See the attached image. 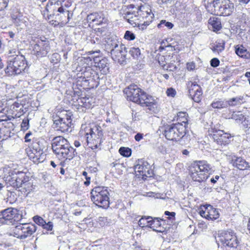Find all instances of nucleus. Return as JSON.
Here are the masks:
<instances>
[{
    "label": "nucleus",
    "instance_id": "1",
    "mask_svg": "<svg viewBox=\"0 0 250 250\" xmlns=\"http://www.w3.org/2000/svg\"><path fill=\"white\" fill-rule=\"evenodd\" d=\"M79 134L82 137L85 138L88 146L92 149L98 148L102 142L103 134L100 126L82 125Z\"/></svg>",
    "mask_w": 250,
    "mask_h": 250
},
{
    "label": "nucleus",
    "instance_id": "2",
    "mask_svg": "<svg viewBox=\"0 0 250 250\" xmlns=\"http://www.w3.org/2000/svg\"><path fill=\"white\" fill-rule=\"evenodd\" d=\"M52 147L53 152L60 159L65 158L71 160L76 154L67 140L62 136H57L53 139Z\"/></svg>",
    "mask_w": 250,
    "mask_h": 250
},
{
    "label": "nucleus",
    "instance_id": "3",
    "mask_svg": "<svg viewBox=\"0 0 250 250\" xmlns=\"http://www.w3.org/2000/svg\"><path fill=\"white\" fill-rule=\"evenodd\" d=\"M206 9L211 14L228 16L233 11L234 4L229 0H210Z\"/></svg>",
    "mask_w": 250,
    "mask_h": 250
},
{
    "label": "nucleus",
    "instance_id": "4",
    "mask_svg": "<svg viewBox=\"0 0 250 250\" xmlns=\"http://www.w3.org/2000/svg\"><path fill=\"white\" fill-rule=\"evenodd\" d=\"M211 169L210 165L207 161H197L191 165L189 174L193 181L201 183L208 178V172Z\"/></svg>",
    "mask_w": 250,
    "mask_h": 250
},
{
    "label": "nucleus",
    "instance_id": "5",
    "mask_svg": "<svg viewBox=\"0 0 250 250\" xmlns=\"http://www.w3.org/2000/svg\"><path fill=\"white\" fill-rule=\"evenodd\" d=\"M10 56L7 61L5 72L8 75L12 76L21 73L27 67L25 58L23 56Z\"/></svg>",
    "mask_w": 250,
    "mask_h": 250
},
{
    "label": "nucleus",
    "instance_id": "6",
    "mask_svg": "<svg viewBox=\"0 0 250 250\" xmlns=\"http://www.w3.org/2000/svg\"><path fill=\"white\" fill-rule=\"evenodd\" d=\"M91 200L97 206L106 208L109 206V192L107 187H96L91 191Z\"/></svg>",
    "mask_w": 250,
    "mask_h": 250
},
{
    "label": "nucleus",
    "instance_id": "7",
    "mask_svg": "<svg viewBox=\"0 0 250 250\" xmlns=\"http://www.w3.org/2000/svg\"><path fill=\"white\" fill-rule=\"evenodd\" d=\"M134 13V15L146 23H151L154 18V14L152 12L150 6L146 4L136 6L134 4L128 6V11Z\"/></svg>",
    "mask_w": 250,
    "mask_h": 250
},
{
    "label": "nucleus",
    "instance_id": "8",
    "mask_svg": "<svg viewBox=\"0 0 250 250\" xmlns=\"http://www.w3.org/2000/svg\"><path fill=\"white\" fill-rule=\"evenodd\" d=\"M70 114H68L65 110L57 112L56 116L53 117V127L62 132L68 131L72 121Z\"/></svg>",
    "mask_w": 250,
    "mask_h": 250
},
{
    "label": "nucleus",
    "instance_id": "9",
    "mask_svg": "<svg viewBox=\"0 0 250 250\" xmlns=\"http://www.w3.org/2000/svg\"><path fill=\"white\" fill-rule=\"evenodd\" d=\"M3 178L7 184L16 188H19L22 186L25 188L24 186L27 181L24 173L16 170H11L8 174L5 175Z\"/></svg>",
    "mask_w": 250,
    "mask_h": 250
},
{
    "label": "nucleus",
    "instance_id": "10",
    "mask_svg": "<svg viewBox=\"0 0 250 250\" xmlns=\"http://www.w3.org/2000/svg\"><path fill=\"white\" fill-rule=\"evenodd\" d=\"M186 133L185 125L177 123L167 126L164 131V135L167 140L178 141L185 136Z\"/></svg>",
    "mask_w": 250,
    "mask_h": 250
},
{
    "label": "nucleus",
    "instance_id": "11",
    "mask_svg": "<svg viewBox=\"0 0 250 250\" xmlns=\"http://www.w3.org/2000/svg\"><path fill=\"white\" fill-rule=\"evenodd\" d=\"M21 214L19 210L15 208H8L0 213V223L10 224L19 221Z\"/></svg>",
    "mask_w": 250,
    "mask_h": 250
},
{
    "label": "nucleus",
    "instance_id": "12",
    "mask_svg": "<svg viewBox=\"0 0 250 250\" xmlns=\"http://www.w3.org/2000/svg\"><path fill=\"white\" fill-rule=\"evenodd\" d=\"M64 12L63 6H61L58 0H49L45 10L42 11V15L45 19H49L52 15L60 16Z\"/></svg>",
    "mask_w": 250,
    "mask_h": 250
},
{
    "label": "nucleus",
    "instance_id": "13",
    "mask_svg": "<svg viewBox=\"0 0 250 250\" xmlns=\"http://www.w3.org/2000/svg\"><path fill=\"white\" fill-rule=\"evenodd\" d=\"M27 153L29 159L35 163L42 162L45 159V155L39 142H33L29 147Z\"/></svg>",
    "mask_w": 250,
    "mask_h": 250
},
{
    "label": "nucleus",
    "instance_id": "14",
    "mask_svg": "<svg viewBox=\"0 0 250 250\" xmlns=\"http://www.w3.org/2000/svg\"><path fill=\"white\" fill-rule=\"evenodd\" d=\"M36 226L33 224H23L17 226L14 230V236L24 239L31 236L36 230Z\"/></svg>",
    "mask_w": 250,
    "mask_h": 250
},
{
    "label": "nucleus",
    "instance_id": "15",
    "mask_svg": "<svg viewBox=\"0 0 250 250\" xmlns=\"http://www.w3.org/2000/svg\"><path fill=\"white\" fill-rule=\"evenodd\" d=\"M219 241L225 247L235 248L238 245V240L235 233L232 231L221 232L218 236Z\"/></svg>",
    "mask_w": 250,
    "mask_h": 250
},
{
    "label": "nucleus",
    "instance_id": "16",
    "mask_svg": "<svg viewBox=\"0 0 250 250\" xmlns=\"http://www.w3.org/2000/svg\"><path fill=\"white\" fill-rule=\"evenodd\" d=\"M209 135L211 136L214 141L219 145H226L229 144L231 136L230 134L225 133L222 130L211 128L209 130Z\"/></svg>",
    "mask_w": 250,
    "mask_h": 250
},
{
    "label": "nucleus",
    "instance_id": "17",
    "mask_svg": "<svg viewBox=\"0 0 250 250\" xmlns=\"http://www.w3.org/2000/svg\"><path fill=\"white\" fill-rule=\"evenodd\" d=\"M124 91L128 100L137 104L140 102V98L144 92L135 84L130 85Z\"/></svg>",
    "mask_w": 250,
    "mask_h": 250
},
{
    "label": "nucleus",
    "instance_id": "18",
    "mask_svg": "<svg viewBox=\"0 0 250 250\" xmlns=\"http://www.w3.org/2000/svg\"><path fill=\"white\" fill-rule=\"evenodd\" d=\"M140 99V102H139L138 104L147 107L148 109L152 112L156 113L158 111L159 107L157 101L153 97L147 95L144 92Z\"/></svg>",
    "mask_w": 250,
    "mask_h": 250
},
{
    "label": "nucleus",
    "instance_id": "19",
    "mask_svg": "<svg viewBox=\"0 0 250 250\" xmlns=\"http://www.w3.org/2000/svg\"><path fill=\"white\" fill-rule=\"evenodd\" d=\"M200 215L208 220H216L219 217V213L215 208L209 205L201 206L198 209Z\"/></svg>",
    "mask_w": 250,
    "mask_h": 250
},
{
    "label": "nucleus",
    "instance_id": "20",
    "mask_svg": "<svg viewBox=\"0 0 250 250\" xmlns=\"http://www.w3.org/2000/svg\"><path fill=\"white\" fill-rule=\"evenodd\" d=\"M123 18L133 26H137L142 30L145 29L150 23H146V21L142 20L134 15V13L126 11L123 14Z\"/></svg>",
    "mask_w": 250,
    "mask_h": 250
},
{
    "label": "nucleus",
    "instance_id": "21",
    "mask_svg": "<svg viewBox=\"0 0 250 250\" xmlns=\"http://www.w3.org/2000/svg\"><path fill=\"white\" fill-rule=\"evenodd\" d=\"M187 87L190 98L196 103L200 102L202 96V90L201 86L196 82H188Z\"/></svg>",
    "mask_w": 250,
    "mask_h": 250
},
{
    "label": "nucleus",
    "instance_id": "22",
    "mask_svg": "<svg viewBox=\"0 0 250 250\" xmlns=\"http://www.w3.org/2000/svg\"><path fill=\"white\" fill-rule=\"evenodd\" d=\"M50 49L48 42L41 40H38L33 46L34 54L40 58L46 56Z\"/></svg>",
    "mask_w": 250,
    "mask_h": 250
},
{
    "label": "nucleus",
    "instance_id": "23",
    "mask_svg": "<svg viewBox=\"0 0 250 250\" xmlns=\"http://www.w3.org/2000/svg\"><path fill=\"white\" fill-rule=\"evenodd\" d=\"M134 170L137 175L142 176L143 178L150 176L151 172L148 163L144 161H139L135 166Z\"/></svg>",
    "mask_w": 250,
    "mask_h": 250
},
{
    "label": "nucleus",
    "instance_id": "24",
    "mask_svg": "<svg viewBox=\"0 0 250 250\" xmlns=\"http://www.w3.org/2000/svg\"><path fill=\"white\" fill-rule=\"evenodd\" d=\"M88 61V58H83L81 59L80 64L82 65L83 67L79 65L77 67V71L81 72L82 75L81 77H83L85 81H88L89 80L87 79L90 78L92 74V69L86 63Z\"/></svg>",
    "mask_w": 250,
    "mask_h": 250
},
{
    "label": "nucleus",
    "instance_id": "25",
    "mask_svg": "<svg viewBox=\"0 0 250 250\" xmlns=\"http://www.w3.org/2000/svg\"><path fill=\"white\" fill-rule=\"evenodd\" d=\"M87 21L90 23H94L98 25L105 22L106 19L103 13L95 12L87 16Z\"/></svg>",
    "mask_w": 250,
    "mask_h": 250
},
{
    "label": "nucleus",
    "instance_id": "26",
    "mask_svg": "<svg viewBox=\"0 0 250 250\" xmlns=\"http://www.w3.org/2000/svg\"><path fill=\"white\" fill-rule=\"evenodd\" d=\"M231 163L233 166L240 170H246L250 168V165L242 157L232 156Z\"/></svg>",
    "mask_w": 250,
    "mask_h": 250
},
{
    "label": "nucleus",
    "instance_id": "27",
    "mask_svg": "<svg viewBox=\"0 0 250 250\" xmlns=\"http://www.w3.org/2000/svg\"><path fill=\"white\" fill-rule=\"evenodd\" d=\"M125 45L121 43L117 47L111 48L110 53L112 59L115 61H119L120 59L125 55L123 53V50H125Z\"/></svg>",
    "mask_w": 250,
    "mask_h": 250
},
{
    "label": "nucleus",
    "instance_id": "28",
    "mask_svg": "<svg viewBox=\"0 0 250 250\" xmlns=\"http://www.w3.org/2000/svg\"><path fill=\"white\" fill-rule=\"evenodd\" d=\"M170 57V56H160L158 57V62L164 69L174 71L176 69V66L175 65L169 64L168 59Z\"/></svg>",
    "mask_w": 250,
    "mask_h": 250
},
{
    "label": "nucleus",
    "instance_id": "29",
    "mask_svg": "<svg viewBox=\"0 0 250 250\" xmlns=\"http://www.w3.org/2000/svg\"><path fill=\"white\" fill-rule=\"evenodd\" d=\"M78 102L82 106L86 108H90L95 105V98L92 97H82L78 99Z\"/></svg>",
    "mask_w": 250,
    "mask_h": 250
},
{
    "label": "nucleus",
    "instance_id": "30",
    "mask_svg": "<svg viewBox=\"0 0 250 250\" xmlns=\"http://www.w3.org/2000/svg\"><path fill=\"white\" fill-rule=\"evenodd\" d=\"M208 28L214 32H217L222 28L220 19L216 17H212L208 20Z\"/></svg>",
    "mask_w": 250,
    "mask_h": 250
},
{
    "label": "nucleus",
    "instance_id": "31",
    "mask_svg": "<svg viewBox=\"0 0 250 250\" xmlns=\"http://www.w3.org/2000/svg\"><path fill=\"white\" fill-rule=\"evenodd\" d=\"M96 63V66L99 68L101 73L105 74L108 72L109 66L106 59H102Z\"/></svg>",
    "mask_w": 250,
    "mask_h": 250
},
{
    "label": "nucleus",
    "instance_id": "32",
    "mask_svg": "<svg viewBox=\"0 0 250 250\" xmlns=\"http://www.w3.org/2000/svg\"><path fill=\"white\" fill-rule=\"evenodd\" d=\"M18 91L16 88L12 85H6L5 88V96L9 100L17 97Z\"/></svg>",
    "mask_w": 250,
    "mask_h": 250
},
{
    "label": "nucleus",
    "instance_id": "33",
    "mask_svg": "<svg viewBox=\"0 0 250 250\" xmlns=\"http://www.w3.org/2000/svg\"><path fill=\"white\" fill-rule=\"evenodd\" d=\"M105 42L107 45V48L111 50V48H114L117 47L118 45L121 44L120 42L118 41L116 39V37H111L108 38L105 40Z\"/></svg>",
    "mask_w": 250,
    "mask_h": 250
},
{
    "label": "nucleus",
    "instance_id": "34",
    "mask_svg": "<svg viewBox=\"0 0 250 250\" xmlns=\"http://www.w3.org/2000/svg\"><path fill=\"white\" fill-rule=\"evenodd\" d=\"M235 53L238 56L241 58L248 59L250 57V54L242 45H238L235 47Z\"/></svg>",
    "mask_w": 250,
    "mask_h": 250
},
{
    "label": "nucleus",
    "instance_id": "35",
    "mask_svg": "<svg viewBox=\"0 0 250 250\" xmlns=\"http://www.w3.org/2000/svg\"><path fill=\"white\" fill-rule=\"evenodd\" d=\"M225 42L223 41L216 42L212 46L211 49L214 53L219 54L222 52L225 49Z\"/></svg>",
    "mask_w": 250,
    "mask_h": 250
},
{
    "label": "nucleus",
    "instance_id": "36",
    "mask_svg": "<svg viewBox=\"0 0 250 250\" xmlns=\"http://www.w3.org/2000/svg\"><path fill=\"white\" fill-rule=\"evenodd\" d=\"M187 116V113L179 112L177 113L176 117V120L178 121V123H182L183 125H185L186 128L188 124Z\"/></svg>",
    "mask_w": 250,
    "mask_h": 250
},
{
    "label": "nucleus",
    "instance_id": "37",
    "mask_svg": "<svg viewBox=\"0 0 250 250\" xmlns=\"http://www.w3.org/2000/svg\"><path fill=\"white\" fill-rule=\"evenodd\" d=\"M228 103L227 101H222L220 100L213 101L211 104V106L214 108H223L228 107Z\"/></svg>",
    "mask_w": 250,
    "mask_h": 250
},
{
    "label": "nucleus",
    "instance_id": "38",
    "mask_svg": "<svg viewBox=\"0 0 250 250\" xmlns=\"http://www.w3.org/2000/svg\"><path fill=\"white\" fill-rule=\"evenodd\" d=\"M151 217H142L138 221V225L142 228L149 227Z\"/></svg>",
    "mask_w": 250,
    "mask_h": 250
},
{
    "label": "nucleus",
    "instance_id": "39",
    "mask_svg": "<svg viewBox=\"0 0 250 250\" xmlns=\"http://www.w3.org/2000/svg\"><path fill=\"white\" fill-rule=\"evenodd\" d=\"M161 223L158 218L152 219L151 217L149 226L148 228L152 229L153 230L158 231L157 229L160 227Z\"/></svg>",
    "mask_w": 250,
    "mask_h": 250
},
{
    "label": "nucleus",
    "instance_id": "40",
    "mask_svg": "<svg viewBox=\"0 0 250 250\" xmlns=\"http://www.w3.org/2000/svg\"><path fill=\"white\" fill-rule=\"evenodd\" d=\"M174 26V24L166 20H161L160 22L158 24L157 27L159 28H163L164 27H167L168 29H172Z\"/></svg>",
    "mask_w": 250,
    "mask_h": 250
},
{
    "label": "nucleus",
    "instance_id": "41",
    "mask_svg": "<svg viewBox=\"0 0 250 250\" xmlns=\"http://www.w3.org/2000/svg\"><path fill=\"white\" fill-rule=\"evenodd\" d=\"M119 152L121 155L126 157H128L131 155V150L128 147H121Z\"/></svg>",
    "mask_w": 250,
    "mask_h": 250
},
{
    "label": "nucleus",
    "instance_id": "42",
    "mask_svg": "<svg viewBox=\"0 0 250 250\" xmlns=\"http://www.w3.org/2000/svg\"><path fill=\"white\" fill-rule=\"evenodd\" d=\"M242 98L241 97L233 98L228 101L227 103H228V105L235 106L238 104H240L241 101H242Z\"/></svg>",
    "mask_w": 250,
    "mask_h": 250
},
{
    "label": "nucleus",
    "instance_id": "43",
    "mask_svg": "<svg viewBox=\"0 0 250 250\" xmlns=\"http://www.w3.org/2000/svg\"><path fill=\"white\" fill-rule=\"evenodd\" d=\"M231 118L237 122H240L244 119V116L240 112H233L231 115Z\"/></svg>",
    "mask_w": 250,
    "mask_h": 250
},
{
    "label": "nucleus",
    "instance_id": "44",
    "mask_svg": "<svg viewBox=\"0 0 250 250\" xmlns=\"http://www.w3.org/2000/svg\"><path fill=\"white\" fill-rule=\"evenodd\" d=\"M129 52L134 58H137L141 54L140 50L138 47H132Z\"/></svg>",
    "mask_w": 250,
    "mask_h": 250
},
{
    "label": "nucleus",
    "instance_id": "45",
    "mask_svg": "<svg viewBox=\"0 0 250 250\" xmlns=\"http://www.w3.org/2000/svg\"><path fill=\"white\" fill-rule=\"evenodd\" d=\"M124 38L128 41L134 40L135 38L134 34L130 31H126L124 35Z\"/></svg>",
    "mask_w": 250,
    "mask_h": 250
},
{
    "label": "nucleus",
    "instance_id": "46",
    "mask_svg": "<svg viewBox=\"0 0 250 250\" xmlns=\"http://www.w3.org/2000/svg\"><path fill=\"white\" fill-rule=\"evenodd\" d=\"M22 107V105L21 104L16 102L11 106L10 109L13 112H17L20 110Z\"/></svg>",
    "mask_w": 250,
    "mask_h": 250
},
{
    "label": "nucleus",
    "instance_id": "47",
    "mask_svg": "<svg viewBox=\"0 0 250 250\" xmlns=\"http://www.w3.org/2000/svg\"><path fill=\"white\" fill-rule=\"evenodd\" d=\"M33 220L39 226H43V224L45 223V221L44 219L41 217L38 216H35L33 217Z\"/></svg>",
    "mask_w": 250,
    "mask_h": 250
},
{
    "label": "nucleus",
    "instance_id": "48",
    "mask_svg": "<svg viewBox=\"0 0 250 250\" xmlns=\"http://www.w3.org/2000/svg\"><path fill=\"white\" fill-rule=\"evenodd\" d=\"M29 127V120L27 118L24 119L21 124V128L23 130H26Z\"/></svg>",
    "mask_w": 250,
    "mask_h": 250
},
{
    "label": "nucleus",
    "instance_id": "49",
    "mask_svg": "<svg viewBox=\"0 0 250 250\" xmlns=\"http://www.w3.org/2000/svg\"><path fill=\"white\" fill-rule=\"evenodd\" d=\"M98 222L100 225L102 226L107 225L109 224V222L107 220V218L104 217H100L98 218Z\"/></svg>",
    "mask_w": 250,
    "mask_h": 250
},
{
    "label": "nucleus",
    "instance_id": "50",
    "mask_svg": "<svg viewBox=\"0 0 250 250\" xmlns=\"http://www.w3.org/2000/svg\"><path fill=\"white\" fill-rule=\"evenodd\" d=\"M60 18L61 19V20L62 21H64L63 20L64 18H66L67 17V21L66 22H68L69 21V19H70V17L69 16V13L68 10H66L64 9V13H61V15H60Z\"/></svg>",
    "mask_w": 250,
    "mask_h": 250
},
{
    "label": "nucleus",
    "instance_id": "51",
    "mask_svg": "<svg viewBox=\"0 0 250 250\" xmlns=\"http://www.w3.org/2000/svg\"><path fill=\"white\" fill-rule=\"evenodd\" d=\"M166 93L168 97H174L176 94V92L173 88H169L167 90Z\"/></svg>",
    "mask_w": 250,
    "mask_h": 250
},
{
    "label": "nucleus",
    "instance_id": "52",
    "mask_svg": "<svg viewBox=\"0 0 250 250\" xmlns=\"http://www.w3.org/2000/svg\"><path fill=\"white\" fill-rule=\"evenodd\" d=\"M53 224L52 222H48V223H46V222H45L42 226V228L47 230H52L53 229Z\"/></svg>",
    "mask_w": 250,
    "mask_h": 250
},
{
    "label": "nucleus",
    "instance_id": "53",
    "mask_svg": "<svg viewBox=\"0 0 250 250\" xmlns=\"http://www.w3.org/2000/svg\"><path fill=\"white\" fill-rule=\"evenodd\" d=\"M219 63L220 61L217 58H214L210 61V65L212 67H216L219 66Z\"/></svg>",
    "mask_w": 250,
    "mask_h": 250
},
{
    "label": "nucleus",
    "instance_id": "54",
    "mask_svg": "<svg viewBox=\"0 0 250 250\" xmlns=\"http://www.w3.org/2000/svg\"><path fill=\"white\" fill-rule=\"evenodd\" d=\"M165 214L168 216L167 218L170 220H173L175 219V213L174 212H169L168 211H166Z\"/></svg>",
    "mask_w": 250,
    "mask_h": 250
},
{
    "label": "nucleus",
    "instance_id": "55",
    "mask_svg": "<svg viewBox=\"0 0 250 250\" xmlns=\"http://www.w3.org/2000/svg\"><path fill=\"white\" fill-rule=\"evenodd\" d=\"M8 5V0H0V11L4 9Z\"/></svg>",
    "mask_w": 250,
    "mask_h": 250
},
{
    "label": "nucleus",
    "instance_id": "56",
    "mask_svg": "<svg viewBox=\"0 0 250 250\" xmlns=\"http://www.w3.org/2000/svg\"><path fill=\"white\" fill-rule=\"evenodd\" d=\"M187 67L189 71L193 70L195 68V64L193 62H188L187 64Z\"/></svg>",
    "mask_w": 250,
    "mask_h": 250
},
{
    "label": "nucleus",
    "instance_id": "57",
    "mask_svg": "<svg viewBox=\"0 0 250 250\" xmlns=\"http://www.w3.org/2000/svg\"><path fill=\"white\" fill-rule=\"evenodd\" d=\"M143 134L141 133H137L134 136V139L136 141L139 142L143 138Z\"/></svg>",
    "mask_w": 250,
    "mask_h": 250
},
{
    "label": "nucleus",
    "instance_id": "58",
    "mask_svg": "<svg viewBox=\"0 0 250 250\" xmlns=\"http://www.w3.org/2000/svg\"><path fill=\"white\" fill-rule=\"evenodd\" d=\"M31 135V132H28L26 134L25 137H24L25 142H28L31 141V139L29 138V137Z\"/></svg>",
    "mask_w": 250,
    "mask_h": 250
},
{
    "label": "nucleus",
    "instance_id": "59",
    "mask_svg": "<svg viewBox=\"0 0 250 250\" xmlns=\"http://www.w3.org/2000/svg\"><path fill=\"white\" fill-rule=\"evenodd\" d=\"M160 4H167L171 3L172 0H158Z\"/></svg>",
    "mask_w": 250,
    "mask_h": 250
},
{
    "label": "nucleus",
    "instance_id": "60",
    "mask_svg": "<svg viewBox=\"0 0 250 250\" xmlns=\"http://www.w3.org/2000/svg\"><path fill=\"white\" fill-rule=\"evenodd\" d=\"M219 176L216 175L214 178H212L210 179V182L213 184H215L217 182V181L219 179Z\"/></svg>",
    "mask_w": 250,
    "mask_h": 250
},
{
    "label": "nucleus",
    "instance_id": "61",
    "mask_svg": "<svg viewBox=\"0 0 250 250\" xmlns=\"http://www.w3.org/2000/svg\"><path fill=\"white\" fill-rule=\"evenodd\" d=\"M8 34L10 38L13 39L15 37V33L12 31H9L8 32Z\"/></svg>",
    "mask_w": 250,
    "mask_h": 250
},
{
    "label": "nucleus",
    "instance_id": "62",
    "mask_svg": "<svg viewBox=\"0 0 250 250\" xmlns=\"http://www.w3.org/2000/svg\"><path fill=\"white\" fill-rule=\"evenodd\" d=\"M90 183V177L86 178V181L84 182V184L86 186H88Z\"/></svg>",
    "mask_w": 250,
    "mask_h": 250
},
{
    "label": "nucleus",
    "instance_id": "63",
    "mask_svg": "<svg viewBox=\"0 0 250 250\" xmlns=\"http://www.w3.org/2000/svg\"><path fill=\"white\" fill-rule=\"evenodd\" d=\"M74 145L76 147H78L81 146V143L78 141H75Z\"/></svg>",
    "mask_w": 250,
    "mask_h": 250
},
{
    "label": "nucleus",
    "instance_id": "64",
    "mask_svg": "<svg viewBox=\"0 0 250 250\" xmlns=\"http://www.w3.org/2000/svg\"><path fill=\"white\" fill-rule=\"evenodd\" d=\"M189 152L187 149H184L182 151V154L184 155H188Z\"/></svg>",
    "mask_w": 250,
    "mask_h": 250
}]
</instances>
